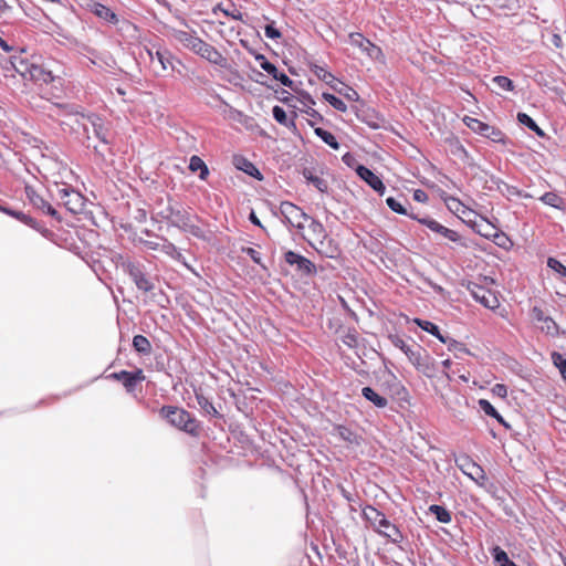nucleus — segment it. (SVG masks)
I'll return each instance as SVG.
<instances>
[{"label": "nucleus", "instance_id": "8", "mask_svg": "<svg viewBox=\"0 0 566 566\" xmlns=\"http://www.w3.org/2000/svg\"><path fill=\"white\" fill-rule=\"evenodd\" d=\"M280 211L285 221L298 230L303 229L304 222L311 219L301 208L289 201L281 203Z\"/></svg>", "mask_w": 566, "mask_h": 566}, {"label": "nucleus", "instance_id": "21", "mask_svg": "<svg viewBox=\"0 0 566 566\" xmlns=\"http://www.w3.org/2000/svg\"><path fill=\"white\" fill-rule=\"evenodd\" d=\"M357 175L364 179L375 191L379 195H384L386 187L378 176H376L370 169L365 166H358Z\"/></svg>", "mask_w": 566, "mask_h": 566}, {"label": "nucleus", "instance_id": "55", "mask_svg": "<svg viewBox=\"0 0 566 566\" xmlns=\"http://www.w3.org/2000/svg\"><path fill=\"white\" fill-rule=\"evenodd\" d=\"M492 392L500 398H505L507 396V388L503 384H496L492 388Z\"/></svg>", "mask_w": 566, "mask_h": 566}, {"label": "nucleus", "instance_id": "1", "mask_svg": "<svg viewBox=\"0 0 566 566\" xmlns=\"http://www.w3.org/2000/svg\"><path fill=\"white\" fill-rule=\"evenodd\" d=\"M156 214L172 227L188 232L196 238L206 239L203 229L193 222L195 217L181 206L177 203L174 205L170 200H168L166 206L160 202L157 207Z\"/></svg>", "mask_w": 566, "mask_h": 566}, {"label": "nucleus", "instance_id": "29", "mask_svg": "<svg viewBox=\"0 0 566 566\" xmlns=\"http://www.w3.org/2000/svg\"><path fill=\"white\" fill-rule=\"evenodd\" d=\"M148 54L151 57L153 62L155 61V59L157 60V62L159 63L163 71H167L169 69H171V70L175 69L174 57L171 56V54L168 51H164V52L157 51L155 56L153 55V53L150 51H148Z\"/></svg>", "mask_w": 566, "mask_h": 566}, {"label": "nucleus", "instance_id": "3", "mask_svg": "<svg viewBox=\"0 0 566 566\" xmlns=\"http://www.w3.org/2000/svg\"><path fill=\"white\" fill-rule=\"evenodd\" d=\"M364 515L380 535L387 537L392 543H400L402 541V534L399 528L391 524L385 514L377 509L367 506L364 510Z\"/></svg>", "mask_w": 566, "mask_h": 566}, {"label": "nucleus", "instance_id": "44", "mask_svg": "<svg viewBox=\"0 0 566 566\" xmlns=\"http://www.w3.org/2000/svg\"><path fill=\"white\" fill-rule=\"evenodd\" d=\"M429 511L436 515V518L441 523H449L451 521V514L440 505H431Z\"/></svg>", "mask_w": 566, "mask_h": 566}, {"label": "nucleus", "instance_id": "27", "mask_svg": "<svg viewBox=\"0 0 566 566\" xmlns=\"http://www.w3.org/2000/svg\"><path fill=\"white\" fill-rule=\"evenodd\" d=\"M310 220H311V223L308 226L307 241L310 244H313V243L317 242L319 239H325L327 233H326L324 226L321 222H318L314 219H310Z\"/></svg>", "mask_w": 566, "mask_h": 566}, {"label": "nucleus", "instance_id": "4", "mask_svg": "<svg viewBox=\"0 0 566 566\" xmlns=\"http://www.w3.org/2000/svg\"><path fill=\"white\" fill-rule=\"evenodd\" d=\"M80 126H82L83 134L86 135L87 139L90 136V126L93 128V135L98 138L103 144L107 145L108 140V128L104 120L95 115L77 116L73 117Z\"/></svg>", "mask_w": 566, "mask_h": 566}, {"label": "nucleus", "instance_id": "9", "mask_svg": "<svg viewBox=\"0 0 566 566\" xmlns=\"http://www.w3.org/2000/svg\"><path fill=\"white\" fill-rule=\"evenodd\" d=\"M412 219L417 220L418 222H420L421 224L426 226L427 228H429L432 232L452 241V242H458L460 243L461 245H465L462 240H461V237L459 235L458 232H455L454 230H451L444 226H442L441 223H439L438 221H436L434 219L430 218V217H424V218H419L418 216H411Z\"/></svg>", "mask_w": 566, "mask_h": 566}, {"label": "nucleus", "instance_id": "42", "mask_svg": "<svg viewBox=\"0 0 566 566\" xmlns=\"http://www.w3.org/2000/svg\"><path fill=\"white\" fill-rule=\"evenodd\" d=\"M196 399H197L199 407L205 412H207L209 415H213L216 417L219 416V412L217 411V409L214 408L212 402L207 397H205L202 394H196Z\"/></svg>", "mask_w": 566, "mask_h": 566}, {"label": "nucleus", "instance_id": "23", "mask_svg": "<svg viewBox=\"0 0 566 566\" xmlns=\"http://www.w3.org/2000/svg\"><path fill=\"white\" fill-rule=\"evenodd\" d=\"M86 6L91 9V11L97 15L99 19L105 20L108 23L116 24L118 22L117 15L107 7L95 2L90 1Z\"/></svg>", "mask_w": 566, "mask_h": 566}, {"label": "nucleus", "instance_id": "36", "mask_svg": "<svg viewBox=\"0 0 566 566\" xmlns=\"http://www.w3.org/2000/svg\"><path fill=\"white\" fill-rule=\"evenodd\" d=\"M517 120L527 126L531 130H533L537 136L544 137V132L538 127V125L525 113L517 114Z\"/></svg>", "mask_w": 566, "mask_h": 566}, {"label": "nucleus", "instance_id": "16", "mask_svg": "<svg viewBox=\"0 0 566 566\" xmlns=\"http://www.w3.org/2000/svg\"><path fill=\"white\" fill-rule=\"evenodd\" d=\"M25 193H27V197H28L30 203L34 208H36L56 219H60L57 211L46 200H44L43 197H41L39 193H36V191L34 189H32L31 187H27Z\"/></svg>", "mask_w": 566, "mask_h": 566}, {"label": "nucleus", "instance_id": "20", "mask_svg": "<svg viewBox=\"0 0 566 566\" xmlns=\"http://www.w3.org/2000/svg\"><path fill=\"white\" fill-rule=\"evenodd\" d=\"M321 255L325 258H336L339 254V248L328 235L325 239H319L317 242L311 244Z\"/></svg>", "mask_w": 566, "mask_h": 566}, {"label": "nucleus", "instance_id": "53", "mask_svg": "<svg viewBox=\"0 0 566 566\" xmlns=\"http://www.w3.org/2000/svg\"><path fill=\"white\" fill-rule=\"evenodd\" d=\"M264 34L266 38L276 40L282 36L281 32L274 27L273 23L265 25Z\"/></svg>", "mask_w": 566, "mask_h": 566}, {"label": "nucleus", "instance_id": "45", "mask_svg": "<svg viewBox=\"0 0 566 566\" xmlns=\"http://www.w3.org/2000/svg\"><path fill=\"white\" fill-rule=\"evenodd\" d=\"M272 114L274 119L281 125H284L286 127L294 126V122L289 120L285 111L281 106H274L272 109Z\"/></svg>", "mask_w": 566, "mask_h": 566}, {"label": "nucleus", "instance_id": "13", "mask_svg": "<svg viewBox=\"0 0 566 566\" xmlns=\"http://www.w3.org/2000/svg\"><path fill=\"white\" fill-rule=\"evenodd\" d=\"M390 340L395 347L399 348L401 352L405 353V355L408 357V359L413 366L418 367L421 365L422 348L419 345L415 344L410 346L401 337L397 335L390 336Z\"/></svg>", "mask_w": 566, "mask_h": 566}, {"label": "nucleus", "instance_id": "22", "mask_svg": "<svg viewBox=\"0 0 566 566\" xmlns=\"http://www.w3.org/2000/svg\"><path fill=\"white\" fill-rule=\"evenodd\" d=\"M56 112L57 119L62 126H69L71 130L80 133L82 126L73 117L84 116L83 114L66 112V108L63 106H56Z\"/></svg>", "mask_w": 566, "mask_h": 566}, {"label": "nucleus", "instance_id": "61", "mask_svg": "<svg viewBox=\"0 0 566 566\" xmlns=\"http://www.w3.org/2000/svg\"><path fill=\"white\" fill-rule=\"evenodd\" d=\"M413 199L418 202H426L428 195L423 190L418 189L413 192Z\"/></svg>", "mask_w": 566, "mask_h": 566}, {"label": "nucleus", "instance_id": "28", "mask_svg": "<svg viewBox=\"0 0 566 566\" xmlns=\"http://www.w3.org/2000/svg\"><path fill=\"white\" fill-rule=\"evenodd\" d=\"M107 378L122 381L127 392H133L136 389V384L133 381L130 371L120 370L108 375Z\"/></svg>", "mask_w": 566, "mask_h": 566}, {"label": "nucleus", "instance_id": "7", "mask_svg": "<svg viewBox=\"0 0 566 566\" xmlns=\"http://www.w3.org/2000/svg\"><path fill=\"white\" fill-rule=\"evenodd\" d=\"M190 51L219 66H223L227 62L226 57L214 46L205 42L200 38L197 39Z\"/></svg>", "mask_w": 566, "mask_h": 566}, {"label": "nucleus", "instance_id": "62", "mask_svg": "<svg viewBox=\"0 0 566 566\" xmlns=\"http://www.w3.org/2000/svg\"><path fill=\"white\" fill-rule=\"evenodd\" d=\"M249 220H250L253 224H255V226H258V227H260V228H262V229H263V226H262L261 221L259 220V218L256 217V214L254 213V211H251V213H250V216H249Z\"/></svg>", "mask_w": 566, "mask_h": 566}, {"label": "nucleus", "instance_id": "52", "mask_svg": "<svg viewBox=\"0 0 566 566\" xmlns=\"http://www.w3.org/2000/svg\"><path fill=\"white\" fill-rule=\"evenodd\" d=\"M14 218L30 226L31 228H36V221L32 217L23 213L22 211H17Z\"/></svg>", "mask_w": 566, "mask_h": 566}, {"label": "nucleus", "instance_id": "60", "mask_svg": "<svg viewBox=\"0 0 566 566\" xmlns=\"http://www.w3.org/2000/svg\"><path fill=\"white\" fill-rule=\"evenodd\" d=\"M133 381L136 384V386L145 380V374L143 369H137L136 371L132 373Z\"/></svg>", "mask_w": 566, "mask_h": 566}, {"label": "nucleus", "instance_id": "38", "mask_svg": "<svg viewBox=\"0 0 566 566\" xmlns=\"http://www.w3.org/2000/svg\"><path fill=\"white\" fill-rule=\"evenodd\" d=\"M492 555L494 557V560L500 566H517L513 560L510 559L509 555L499 546L493 548Z\"/></svg>", "mask_w": 566, "mask_h": 566}, {"label": "nucleus", "instance_id": "18", "mask_svg": "<svg viewBox=\"0 0 566 566\" xmlns=\"http://www.w3.org/2000/svg\"><path fill=\"white\" fill-rule=\"evenodd\" d=\"M256 60L260 61V67L272 75L276 81L281 82L282 85L290 88L293 87V81L285 73L279 72L276 66L269 62L264 55H258Z\"/></svg>", "mask_w": 566, "mask_h": 566}, {"label": "nucleus", "instance_id": "35", "mask_svg": "<svg viewBox=\"0 0 566 566\" xmlns=\"http://www.w3.org/2000/svg\"><path fill=\"white\" fill-rule=\"evenodd\" d=\"M448 209L454 213H461L463 216L467 214V212H470L471 210L468 209L459 199L454 197H446L443 198Z\"/></svg>", "mask_w": 566, "mask_h": 566}, {"label": "nucleus", "instance_id": "48", "mask_svg": "<svg viewBox=\"0 0 566 566\" xmlns=\"http://www.w3.org/2000/svg\"><path fill=\"white\" fill-rule=\"evenodd\" d=\"M323 98L326 102H328L329 105H332L335 109H337L339 112L347 111L346 104L340 98L336 97L335 95L329 94V93H323Z\"/></svg>", "mask_w": 566, "mask_h": 566}, {"label": "nucleus", "instance_id": "51", "mask_svg": "<svg viewBox=\"0 0 566 566\" xmlns=\"http://www.w3.org/2000/svg\"><path fill=\"white\" fill-rule=\"evenodd\" d=\"M446 344L448 345L449 350H453L455 353H468V349L464 347V345L453 338L448 337V343Z\"/></svg>", "mask_w": 566, "mask_h": 566}, {"label": "nucleus", "instance_id": "24", "mask_svg": "<svg viewBox=\"0 0 566 566\" xmlns=\"http://www.w3.org/2000/svg\"><path fill=\"white\" fill-rule=\"evenodd\" d=\"M10 67L14 70L23 80H28L32 63H29L21 55H13L9 59Z\"/></svg>", "mask_w": 566, "mask_h": 566}, {"label": "nucleus", "instance_id": "19", "mask_svg": "<svg viewBox=\"0 0 566 566\" xmlns=\"http://www.w3.org/2000/svg\"><path fill=\"white\" fill-rule=\"evenodd\" d=\"M127 270L129 276L140 291L149 292L154 289L153 283L149 281V279L146 276V274L142 271V269L138 265L129 263L127 265Z\"/></svg>", "mask_w": 566, "mask_h": 566}, {"label": "nucleus", "instance_id": "32", "mask_svg": "<svg viewBox=\"0 0 566 566\" xmlns=\"http://www.w3.org/2000/svg\"><path fill=\"white\" fill-rule=\"evenodd\" d=\"M235 166L243 170L244 172H247L248 175L250 176H253V177H256L258 179H261V174L260 171L256 169V167L251 163L249 161L248 159L243 158V157H240V158H235Z\"/></svg>", "mask_w": 566, "mask_h": 566}, {"label": "nucleus", "instance_id": "34", "mask_svg": "<svg viewBox=\"0 0 566 566\" xmlns=\"http://www.w3.org/2000/svg\"><path fill=\"white\" fill-rule=\"evenodd\" d=\"M133 347L139 354L148 355L151 352L150 342L143 335H136L133 338Z\"/></svg>", "mask_w": 566, "mask_h": 566}, {"label": "nucleus", "instance_id": "25", "mask_svg": "<svg viewBox=\"0 0 566 566\" xmlns=\"http://www.w3.org/2000/svg\"><path fill=\"white\" fill-rule=\"evenodd\" d=\"M28 80L48 84L54 80V76L51 71H46L42 66L32 64Z\"/></svg>", "mask_w": 566, "mask_h": 566}, {"label": "nucleus", "instance_id": "58", "mask_svg": "<svg viewBox=\"0 0 566 566\" xmlns=\"http://www.w3.org/2000/svg\"><path fill=\"white\" fill-rule=\"evenodd\" d=\"M343 342H344L347 346H349V347H354V346H356V344H357V337H356V335H355V334H353V333H348V334H346V335L344 336Z\"/></svg>", "mask_w": 566, "mask_h": 566}, {"label": "nucleus", "instance_id": "40", "mask_svg": "<svg viewBox=\"0 0 566 566\" xmlns=\"http://www.w3.org/2000/svg\"><path fill=\"white\" fill-rule=\"evenodd\" d=\"M303 176L308 182L313 184L315 188L318 189L321 192H325L327 190L326 181L313 175V172L310 169H304Z\"/></svg>", "mask_w": 566, "mask_h": 566}, {"label": "nucleus", "instance_id": "12", "mask_svg": "<svg viewBox=\"0 0 566 566\" xmlns=\"http://www.w3.org/2000/svg\"><path fill=\"white\" fill-rule=\"evenodd\" d=\"M284 260L290 265L295 266L296 271H298L302 274L313 275L316 273L315 264L298 253L287 251L284 254Z\"/></svg>", "mask_w": 566, "mask_h": 566}, {"label": "nucleus", "instance_id": "33", "mask_svg": "<svg viewBox=\"0 0 566 566\" xmlns=\"http://www.w3.org/2000/svg\"><path fill=\"white\" fill-rule=\"evenodd\" d=\"M189 169L191 171H197V170H200V179L205 180L207 178V176L209 175V169L207 167V165L205 164V161L193 155L191 158H190V163H189Z\"/></svg>", "mask_w": 566, "mask_h": 566}, {"label": "nucleus", "instance_id": "5", "mask_svg": "<svg viewBox=\"0 0 566 566\" xmlns=\"http://www.w3.org/2000/svg\"><path fill=\"white\" fill-rule=\"evenodd\" d=\"M56 197L62 205L72 213L76 214L84 210L85 198L71 187L57 188Z\"/></svg>", "mask_w": 566, "mask_h": 566}, {"label": "nucleus", "instance_id": "6", "mask_svg": "<svg viewBox=\"0 0 566 566\" xmlns=\"http://www.w3.org/2000/svg\"><path fill=\"white\" fill-rule=\"evenodd\" d=\"M468 290H469L470 294L472 295V297L476 302L482 304L484 307L490 308V310H495L500 306L497 296L491 290H488L484 286H482L478 283H474V282H470L468 284Z\"/></svg>", "mask_w": 566, "mask_h": 566}, {"label": "nucleus", "instance_id": "64", "mask_svg": "<svg viewBox=\"0 0 566 566\" xmlns=\"http://www.w3.org/2000/svg\"><path fill=\"white\" fill-rule=\"evenodd\" d=\"M0 46L6 52H10L11 51V46H9L8 43L1 36H0Z\"/></svg>", "mask_w": 566, "mask_h": 566}, {"label": "nucleus", "instance_id": "56", "mask_svg": "<svg viewBox=\"0 0 566 566\" xmlns=\"http://www.w3.org/2000/svg\"><path fill=\"white\" fill-rule=\"evenodd\" d=\"M242 251L247 253L256 264H261V254L253 248H243Z\"/></svg>", "mask_w": 566, "mask_h": 566}, {"label": "nucleus", "instance_id": "57", "mask_svg": "<svg viewBox=\"0 0 566 566\" xmlns=\"http://www.w3.org/2000/svg\"><path fill=\"white\" fill-rule=\"evenodd\" d=\"M1 69H2V71H3V75H4L6 77H9V76L14 77L15 72H14V70H12V69L10 67L9 60H6V61H3V62L1 63Z\"/></svg>", "mask_w": 566, "mask_h": 566}, {"label": "nucleus", "instance_id": "10", "mask_svg": "<svg viewBox=\"0 0 566 566\" xmlns=\"http://www.w3.org/2000/svg\"><path fill=\"white\" fill-rule=\"evenodd\" d=\"M530 315L532 319L535 321L536 323H542V332L551 336L559 335V326L557 325V323L551 316L545 315L544 311L541 307H532Z\"/></svg>", "mask_w": 566, "mask_h": 566}, {"label": "nucleus", "instance_id": "46", "mask_svg": "<svg viewBox=\"0 0 566 566\" xmlns=\"http://www.w3.org/2000/svg\"><path fill=\"white\" fill-rule=\"evenodd\" d=\"M160 241H161L160 251H163L167 255L171 256L172 259H176V260L181 259V253L178 251V249L175 247V244L169 242L167 239H163V238L160 239Z\"/></svg>", "mask_w": 566, "mask_h": 566}, {"label": "nucleus", "instance_id": "17", "mask_svg": "<svg viewBox=\"0 0 566 566\" xmlns=\"http://www.w3.org/2000/svg\"><path fill=\"white\" fill-rule=\"evenodd\" d=\"M167 32L171 39L180 43L187 50H191V48H193V44L198 39L195 30L187 31L179 30L176 28H168Z\"/></svg>", "mask_w": 566, "mask_h": 566}, {"label": "nucleus", "instance_id": "37", "mask_svg": "<svg viewBox=\"0 0 566 566\" xmlns=\"http://www.w3.org/2000/svg\"><path fill=\"white\" fill-rule=\"evenodd\" d=\"M492 84L495 88H493L494 92L499 93V91H512L513 90V82L502 75L494 76L492 78Z\"/></svg>", "mask_w": 566, "mask_h": 566}, {"label": "nucleus", "instance_id": "49", "mask_svg": "<svg viewBox=\"0 0 566 566\" xmlns=\"http://www.w3.org/2000/svg\"><path fill=\"white\" fill-rule=\"evenodd\" d=\"M386 203L387 206L395 212L399 213V214H406V216H409L411 217L412 214L411 213H408V211L406 210V208L402 206V203L397 200L396 198L394 197H388L386 199Z\"/></svg>", "mask_w": 566, "mask_h": 566}, {"label": "nucleus", "instance_id": "54", "mask_svg": "<svg viewBox=\"0 0 566 566\" xmlns=\"http://www.w3.org/2000/svg\"><path fill=\"white\" fill-rule=\"evenodd\" d=\"M547 264L551 269L555 270L556 272L566 275V266L563 265L559 261L556 259L549 258L547 261Z\"/></svg>", "mask_w": 566, "mask_h": 566}, {"label": "nucleus", "instance_id": "50", "mask_svg": "<svg viewBox=\"0 0 566 566\" xmlns=\"http://www.w3.org/2000/svg\"><path fill=\"white\" fill-rule=\"evenodd\" d=\"M314 73L319 80L324 81L328 85H332V83L335 81V76L322 66L316 65Z\"/></svg>", "mask_w": 566, "mask_h": 566}, {"label": "nucleus", "instance_id": "15", "mask_svg": "<svg viewBox=\"0 0 566 566\" xmlns=\"http://www.w3.org/2000/svg\"><path fill=\"white\" fill-rule=\"evenodd\" d=\"M349 41L352 45L359 48L371 59L377 60L382 55L380 48L364 38L360 33H350Z\"/></svg>", "mask_w": 566, "mask_h": 566}, {"label": "nucleus", "instance_id": "26", "mask_svg": "<svg viewBox=\"0 0 566 566\" xmlns=\"http://www.w3.org/2000/svg\"><path fill=\"white\" fill-rule=\"evenodd\" d=\"M333 434L350 444H358L360 440V437L355 431L345 426H336Z\"/></svg>", "mask_w": 566, "mask_h": 566}, {"label": "nucleus", "instance_id": "41", "mask_svg": "<svg viewBox=\"0 0 566 566\" xmlns=\"http://www.w3.org/2000/svg\"><path fill=\"white\" fill-rule=\"evenodd\" d=\"M541 200L551 207L563 209L564 208V199L554 192H546L541 197Z\"/></svg>", "mask_w": 566, "mask_h": 566}, {"label": "nucleus", "instance_id": "47", "mask_svg": "<svg viewBox=\"0 0 566 566\" xmlns=\"http://www.w3.org/2000/svg\"><path fill=\"white\" fill-rule=\"evenodd\" d=\"M479 407L485 415H488L492 418H495L496 420L502 422V417L500 416V413L496 411V409L492 406V403L489 400L480 399Z\"/></svg>", "mask_w": 566, "mask_h": 566}, {"label": "nucleus", "instance_id": "2", "mask_svg": "<svg viewBox=\"0 0 566 566\" xmlns=\"http://www.w3.org/2000/svg\"><path fill=\"white\" fill-rule=\"evenodd\" d=\"M159 416L170 426L191 437H199L201 432L200 422L190 412L182 408L176 406H164L159 409Z\"/></svg>", "mask_w": 566, "mask_h": 566}, {"label": "nucleus", "instance_id": "59", "mask_svg": "<svg viewBox=\"0 0 566 566\" xmlns=\"http://www.w3.org/2000/svg\"><path fill=\"white\" fill-rule=\"evenodd\" d=\"M143 244L149 250H160L161 249L160 239L158 241L145 240V241H143Z\"/></svg>", "mask_w": 566, "mask_h": 566}, {"label": "nucleus", "instance_id": "11", "mask_svg": "<svg viewBox=\"0 0 566 566\" xmlns=\"http://www.w3.org/2000/svg\"><path fill=\"white\" fill-rule=\"evenodd\" d=\"M459 469L463 472V474L473 480L479 486L485 489L489 486V479L486 473L478 462H461L459 464Z\"/></svg>", "mask_w": 566, "mask_h": 566}, {"label": "nucleus", "instance_id": "63", "mask_svg": "<svg viewBox=\"0 0 566 566\" xmlns=\"http://www.w3.org/2000/svg\"><path fill=\"white\" fill-rule=\"evenodd\" d=\"M552 43H553L556 48H560V46H562V38H560V35H558V34H553V36H552Z\"/></svg>", "mask_w": 566, "mask_h": 566}, {"label": "nucleus", "instance_id": "39", "mask_svg": "<svg viewBox=\"0 0 566 566\" xmlns=\"http://www.w3.org/2000/svg\"><path fill=\"white\" fill-rule=\"evenodd\" d=\"M315 134L328 146H331L333 149H338L339 144L336 139V137L328 130H325L321 127L315 128Z\"/></svg>", "mask_w": 566, "mask_h": 566}, {"label": "nucleus", "instance_id": "30", "mask_svg": "<svg viewBox=\"0 0 566 566\" xmlns=\"http://www.w3.org/2000/svg\"><path fill=\"white\" fill-rule=\"evenodd\" d=\"M415 323L423 331L430 333L431 335L436 336L440 342L442 343H448V337H444L440 331H439V327L429 322V321H424V319H420V318H415Z\"/></svg>", "mask_w": 566, "mask_h": 566}, {"label": "nucleus", "instance_id": "14", "mask_svg": "<svg viewBox=\"0 0 566 566\" xmlns=\"http://www.w3.org/2000/svg\"><path fill=\"white\" fill-rule=\"evenodd\" d=\"M467 125L474 130L475 133H479L480 135L490 138L493 142H502L503 140V134L501 130L482 123L479 119L467 117L465 118Z\"/></svg>", "mask_w": 566, "mask_h": 566}, {"label": "nucleus", "instance_id": "43", "mask_svg": "<svg viewBox=\"0 0 566 566\" xmlns=\"http://www.w3.org/2000/svg\"><path fill=\"white\" fill-rule=\"evenodd\" d=\"M551 356L554 366L559 370L562 378L566 381V358L557 352H553Z\"/></svg>", "mask_w": 566, "mask_h": 566}, {"label": "nucleus", "instance_id": "31", "mask_svg": "<svg viewBox=\"0 0 566 566\" xmlns=\"http://www.w3.org/2000/svg\"><path fill=\"white\" fill-rule=\"evenodd\" d=\"M361 395L369 401H371L376 407L384 408L388 405L387 398L378 395L373 388L364 387L361 389Z\"/></svg>", "mask_w": 566, "mask_h": 566}]
</instances>
